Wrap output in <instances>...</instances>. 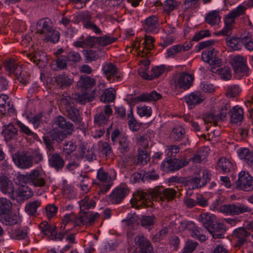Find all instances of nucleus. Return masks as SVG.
I'll use <instances>...</instances> for the list:
<instances>
[{"label": "nucleus", "instance_id": "864d4df0", "mask_svg": "<svg viewBox=\"0 0 253 253\" xmlns=\"http://www.w3.org/2000/svg\"><path fill=\"white\" fill-rule=\"evenodd\" d=\"M217 166L221 170L225 172H227L230 171L233 165L228 159L225 158H221L218 160Z\"/></svg>", "mask_w": 253, "mask_h": 253}, {"label": "nucleus", "instance_id": "58836bf2", "mask_svg": "<svg viewBox=\"0 0 253 253\" xmlns=\"http://www.w3.org/2000/svg\"><path fill=\"white\" fill-rule=\"evenodd\" d=\"M198 219L207 230L212 223L214 222L215 216L211 213L205 212L200 214L198 217Z\"/></svg>", "mask_w": 253, "mask_h": 253}, {"label": "nucleus", "instance_id": "b1692460", "mask_svg": "<svg viewBox=\"0 0 253 253\" xmlns=\"http://www.w3.org/2000/svg\"><path fill=\"white\" fill-rule=\"evenodd\" d=\"M250 235L244 228H239L234 230L233 232V238L236 240L235 246L240 247L247 241V237Z\"/></svg>", "mask_w": 253, "mask_h": 253}, {"label": "nucleus", "instance_id": "dca6fc26", "mask_svg": "<svg viewBox=\"0 0 253 253\" xmlns=\"http://www.w3.org/2000/svg\"><path fill=\"white\" fill-rule=\"evenodd\" d=\"M113 113V110L109 105H105L101 112L97 113L94 116V124L98 126L106 125Z\"/></svg>", "mask_w": 253, "mask_h": 253}, {"label": "nucleus", "instance_id": "f704fd0d", "mask_svg": "<svg viewBox=\"0 0 253 253\" xmlns=\"http://www.w3.org/2000/svg\"><path fill=\"white\" fill-rule=\"evenodd\" d=\"M2 134L5 140L8 142L16 139L18 135V130L12 124L10 123L4 126L2 130Z\"/></svg>", "mask_w": 253, "mask_h": 253}, {"label": "nucleus", "instance_id": "4be33fe9", "mask_svg": "<svg viewBox=\"0 0 253 253\" xmlns=\"http://www.w3.org/2000/svg\"><path fill=\"white\" fill-rule=\"evenodd\" d=\"M192 47V44L189 42L183 44H177L172 45L167 50V58H174L176 54L189 50Z\"/></svg>", "mask_w": 253, "mask_h": 253}, {"label": "nucleus", "instance_id": "5701e85b", "mask_svg": "<svg viewBox=\"0 0 253 253\" xmlns=\"http://www.w3.org/2000/svg\"><path fill=\"white\" fill-rule=\"evenodd\" d=\"M53 125L55 127H58L64 130L67 134H71L74 131V125L61 116H59L54 120Z\"/></svg>", "mask_w": 253, "mask_h": 253}, {"label": "nucleus", "instance_id": "6e6552de", "mask_svg": "<svg viewBox=\"0 0 253 253\" xmlns=\"http://www.w3.org/2000/svg\"><path fill=\"white\" fill-rule=\"evenodd\" d=\"M61 102L65 105V114L68 118L76 124H81L82 118L79 111L72 103V99L69 96H62Z\"/></svg>", "mask_w": 253, "mask_h": 253}, {"label": "nucleus", "instance_id": "72a5a7b5", "mask_svg": "<svg viewBox=\"0 0 253 253\" xmlns=\"http://www.w3.org/2000/svg\"><path fill=\"white\" fill-rule=\"evenodd\" d=\"M95 84V81L94 79L88 76H81L80 80L77 82V86L82 91L85 92Z\"/></svg>", "mask_w": 253, "mask_h": 253}, {"label": "nucleus", "instance_id": "e2e57ef3", "mask_svg": "<svg viewBox=\"0 0 253 253\" xmlns=\"http://www.w3.org/2000/svg\"><path fill=\"white\" fill-rule=\"evenodd\" d=\"M100 150L106 157L113 156V150L111 145L107 142H101L100 145Z\"/></svg>", "mask_w": 253, "mask_h": 253}, {"label": "nucleus", "instance_id": "bb28decb", "mask_svg": "<svg viewBox=\"0 0 253 253\" xmlns=\"http://www.w3.org/2000/svg\"><path fill=\"white\" fill-rule=\"evenodd\" d=\"M209 232L215 239L222 238L225 232V226L223 223L215 221L207 229Z\"/></svg>", "mask_w": 253, "mask_h": 253}, {"label": "nucleus", "instance_id": "6e6d98bb", "mask_svg": "<svg viewBox=\"0 0 253 253\" xmlns=\"http://www.w3.org/2000/svg\"><path fill=\"white\" fill-rule=\"evenodd\" d=\"M119 144L118 149L121 153H125L129 150L130 144L126 136H121L120 137Z\"/></svg>", "mask_w": 253, "mask_h": 253}, {"label": "nucleus", "instance_id": "69168bd1", "mask_svg": "<svg viewBox=\"0 0 253 253\" xmlns=\"http://www.w3.org/2000/svg\"><path fill=\"white\" fill-rule=\"evenodd\" d=\"M27 236V229L26 228L18 229L13 231L12 233V238L16 240L25 239Z\"/></svg>", "mask_w": 253, "mask_h": 253}, {"label": "nucleus", "instance_id": "c85d7f7f", "mask_svg": "<svg viewBox=\"0 0 253 253\" xmlns=\"http://www.w3.org/2000/svg\"><path fill=\"white\" fill-rule=\"evenodd\" d=\"M122 221L125 222L126 225L127 226V236L132 237L134 233L131 230L135 229L139 224L138 216L135 213L128 214L126 219Z\"/></svg>", "mask_w": 253, "mask_h": 253}, {"label": "nucleus", "instance_id": "473e14b6", "mask_svg": "<svg viewBox=\"0 0 253 253\" xmlns=\"http://www.w3.org/2000/svg\"><path fill=\"white\" fill-rule=\"evenodd\" d=\"M49 166L58 171L62 169L64 166V161L58 153L49 154L48 156Z\"/></svg>", "mask_w": 253, "mask_h": 253}, {"label": "nucleus", "instance_id": "a878e982", "mask_svg": "<svg viewBox=\"0 0 253 253\" xmlns=\"http://www.w3.org/2000/svg\"><path fill=\"white\" fill-rule=\"evenodd\" d=\"M14 112V109L9 97L6 94H0V115H3L7 113L13 114Z\"/></svg>", "mask_w": 253, "mask_h": 253}, {"label": "nucleus", "instance_id": "2f4dec72", "mask_svg": "<svg viewBox=\"0 0 253 253\" xmlns=\"http://www.w3.org/2000/svg\"><path fill=\"white\" fill-rule=\"evenodd\" d=\"M144 29L146 32L157 33L159 32L158 18L156 16H149L145 20Z\"/></svg>", "mask_w": 253, "mask_h": 253}, {"label": "nucleus", "instance_id": "a19ab883", "mask_svg": "<svg viewBox=\"0 0 253 253\" xmlns=\"http://www.w3.org/2000/svg\"><path fill=\"white\" fill-rule=\"evenodd\" d=\"M67 58L65 56H57L51 64V68L54 71L67 70Z\"/></svg>", "mask_w": 253, "mask_h": 253}, {"label": "nucleus", "instance_id": "5fc2aeb1", "mask_svg": "<svg viewBox=\"0 0 253 253\" xmlns=\"http://www.w3.org/2000/svg\"><path fill=\"white\" fill-rule=\"evenodd\" d=\"M138 164L144 165L147 163L150 160L149 155L146 150L138 148Z\"/></svg>", "mask_w": 253, "mask_h": 253}, {"label": "nucleus", "instance_id": "e433bc0d", "mask_svg": "<svg viewBox=\"0 0 253 253\" xmlns=\"http://www.w3.org/2000/svg\"><path fill=\"white\" fill-rule=\"evenodd\" d=\"M205 99L204 96L199 91H194L185 96L184 100L188 105H195L201 103Z\"/></svg>", "mask_w": 253, "mask_h": 253}, {"label": "nucleus", "instance_id": "c756f323", "mask_svg": "<svg viewBox=\"0 0 253 253\" xmlns=\"http://www.w3.org/2000/svg\"><path fill=\"white\" fill-rule=\"evenodd\" d=\"M136 245L141 249L140 253H152L153 248L149 241L142 236H137L134 239Z\"/></svg>", "mask_w": 253, "mask_h": 253}, {"label": "nucleus", "instance_id": "f03ea898", "mask_svg": "<svg viewBox=\"0 0 253 253\" xmlns=\"http://www.w3.org/2000/svg\"><path fill=\"white\" fill-rule=\"evenodd\" d=\"M37 32L42 35L47 42L56 43L59 41L60 33L53 28L51 21L48 18H42L39 20L36 26Z\"/></svg>", "mask_w": 253, "mask_h": 253}, {"label": "nucleus", "instance_id": "f257e3e1", "mask_svg": "<svg viewBox=\"0 0 253 253\" xmlns=\"http://www.w3.org/2000/svg\"><path fill=\"white\" fill-rule=\"evenodd\" d=\"M176 191L172 188L164 189L161 187L155 188L151 193L142 191H137L133 195L132 204L133 207H149L152 206L151 199L155 201H164L172 200L175 196Z\"/></svg>", "mask_w": 253, "mask_h": 253}, {"label": "nucleus", "instance_id": "9b49d317", "mask_svg": "<svg viewBox=\"0 0 253 253\" xmlns=\"http://www.w3.org/2000/svg\"><path fill=\"white\" fill-rule=\"evenodd\" d=\"M39 227L42 232L47 236L49 240L61 241L65 235V233L58 234L56 227L54 225L48 224L45 221L40 223Z\"/></svg>", "mask_w": 253, "mask_h": 253}, {"label": "nucleus", "instance_id": "20e7f679", "mask_svg": "<svg viewBox=\"0 0 253 253\" xmlns=\"http://www.w3.org/2000/svg\"><path fill=\"white\" fill-rule=\"evenodd\" d=\"M116 177V173L114 170H110V172L100 169L97 172V177L99 181L100 186L99 194H105L112 187V180Z\"/></svg>", "mask_w": 253, "mask_h": 253}, {"label": "nucleus", "instance_id": "39448f33", "mask_svg": "<svg viewBox=\"0 0 253 253\" xmlns=\"http://www.w3.org/2000/svg\"><path fill=\"white\" fill-rule=\"evenodd\" d=\"M22 176L27 182L35 187H43L46 185L45 174L41 167H38L29 173Z\"/></svg>", "mask_w": 253, "mask_h": 253}, {"label": "nucleus", "instance_id": "412c9836", "mask_svg": "<svg viewBox=\"0 0 253 253\" xmlns=\"http://www.w3.org/2000/svg\"><path fill=\"white\" fill-rule=\"evenodd\" d=\"M128 192V189L126 187H117L109 195V200L113 204L120 203L127 195Z\"/></svg>", "mask_w": 253, "mask_h": 253}, {"label": "nucleus", "instance_id": "423d86ee", "mask_svg": "<svg viewBox=\"0 0 253 253\" xmlns=\"http://www.w3.org/2000/svg\"><path fill=\"white\" fill-rule=\"evenodd\" d=\"M194 79L192 74L182 72L174 77L171 85L178 91L185 90L191 87Z\"/></svg>", "mask_w": 253, "mask_h": 253}, {"label": "nucleus", "instance_id": "ddd939ff", "mask_svg": "<svg viewBox=\"0 0 253 253\" xmlns=\"http://www.w3.org/2000/svg\"><path fill=\"white\" fill-rule=\"evenodd\" d=\"M102 71L107 80L113 83L115 81L120 80L121 76L119 73L117 66L112 63L107 62L103 65Z\"/></svg>", "mask_w": 253, "mask_h": 253}, {"label": "nucleus", "instance_id": "37998d69", "mask_svg": "<svg viewBox=\"0 0 253 253\" xmlns=\"http://www.w3.org/2000/svg\"><path fill=\"white\" fill-rule=\"evenodd\" d=\"M231 122L234 124H237L242 121L243 119V110L241 107L236 106L232 108L230 112Z\"/></svg>", "mask_w": 253, "mask_h": 253}, {"label": "nucleus", "instance_id": "603ef678", "mask_svg": "<svg viewBox=\"0 0 253 253\" xmlns=\"http://www.w3.org/2000/svg\"><path fill=\"white\" fill-rule=\"evenodd\" d=\"M12 203L10 201L5 198H0V215L9 213L11 208Z\"/></svg>", "mask_w": 253, "mask_h": 253}, {"label": "nucleus", "instance_id": "7ed1b4c3", "mask_svg": "<svg viewBox=\"0 0 253 253\" xmlns=\"http://www.w3.org/2000/svg\"><path fill=\"white\" fill-rule=\"evenodd\" d=\"M84 214L78 217L74 213L66 214L63 218V225L61 227L65 229L67 225H71L72 226L80 225L81 224L91 225L94 220L99 217L98 213H93L92 212H84Z\"/></svg>", "mask_w": 253, "mask_h": 253}, {"label": "nucleus", "instance_id": "4c0bfd02", "mask_svg": "<svg viewBox=\"0 0 253 253\" xmlns=\"http://www.w3.org/2000/svg\"><path fill=\"white\" fill-rule=\"evenodd\" d=\"M4 67L9 74H17L19 73L20 70L22 67L19 65V63L14 59H9L6 60L4 62Z\"/></svg>", "mask_w": 253, "mask_h": 253}, {"label": "nucleus", "instance_id": "79ce46f5", "mask_svg": "<svg viewBox=\"0 0 253 253\" xmlns=\"http://www.w3.org/2000/svg\"><path fill=\"white\" fill-rule=\"evenodd\" d=\"M238 154L241 159L253 168V152L250 151L247 148H242L238 150Z\"/></svg>", "mask_w": 253, "mask_h": 253}, {"label": "nucleus", "instance_id": "338daca9", "mask_svg": "<svg viewBox=\"0 0 253 253\" xmlns=\"http://www.w3.org/2000/svg\"><path fill=\"white\" fill-rule=\"evenodd\" d=\"M156 217L154 215L152 216H143L140 219L141 225L145 228L150 226L154 224L156 221Z\"/></svg>", "mask_w": 253, "mask_h": 253}, {"label": "nucleus", "instance_id": "09e8293b", "mask_svg": "<svg viewBox=\"0 0 253 253\" xmlns=\"http://www.w3.org/2000/svg\"><path fill=\"white\" fill-rule=\"evenodd\" d=\"M95 201L90 199L88 196H86L83 200L79 201L81 211L85 212L86 210L93 208L95 206Z\"/></svg>", "mask_w": 253, "mask_h": 253}, {"label": "nucleus", "instance_id": "bf43d9fd", "mask_svg": "<svg viewBox=\"0 0 253 253\" xmlns=\"http://www.w3.org/2000/svg\"><path fill=\"white\" fill-rule=\"evenodd\" d=\"M115 41V39L110 36H105L99 38L95 37V42H97L99 45L103 46L111 44Z\"/></svg>", "mask_w": 253, "mask_h": 253}, {"label": "nucleus", "instance_id": "a211bd4d", "mask_svg": "<svg viewBox=\"0 0 253 253\" xmlns=\"http://www.w3.org/2000/svg\"><path fill=\"white\" fill-rule=\"evenodd\" d=\"M232 64L236 73H241L247 75L249 72V68L247 65V59L241 55H237L233 58Z\"/></svg>", "mask_w": 253, "mask_h": 253}, {"label": "nucleus", "instance_id": "9d476101", "mask_svg": "<svg viewBox=\"0 0 253 253\" xmlns=\"http://www.w3.org/2000/svg\"><path fill=\"white\" fill-rule=\"evenodd\" d=\"M236 183V187L242 190H253V177L248 171L243 170L239 172Z\"/></svg>", "mask_w": 253, "mask_h": 253}, {"label": "nucleus", "instance_id": "393cba45", "mask_svg": "<svg viewBox=\"0 0 253 253\" xmlns=\"http://www.w3.org/2000/svg\"><path fill=\"white\" fill-rule=\"evenodd\" d=\"M81 18L85 28L92 30L96 34L102 33L101 30L91 21V15L89 12L83 13L81 15Z\"/></svg>", "mask_w": 253, "mask_h": 253}, {"label": "nucleus", "instance_id": "c9c22d12", "mask_svg": "<svg viewBox=\"0 0 253 253\" xmlns=\"http://www.w3.org/2000/svg\"><path fill=\"white\" fill-rule=\"evenodd\" d=\"M78 155L81 158H85L88 160H92L94 152L92 147H90L87 144L82 143L78 150Z\"/></svg>", "mask_w": 253, "mask_h": 253}, {"label": "nucleus", "instance_id": "c03bdc74", "mask_svg": "<svg viewBox=\"0 0 253 253\" xmlns=\"http://www.w3.org/2000/svg\"><path fill=\"white\" fill-rule=\"evenodd\" d=\"M189 226L192 237L202 242L207 240V237L203 234V230L201 228L195 226L193 222L189 223Z\"/></svg>", "mask_w": 253, "mask_h": 253}, {"label": "nucleus", "instance_id": "a18cd8bd", "mask_svg": "<svg viewBox=\"0 0 253 253\" xmlns=\"http://www.w3.org/2000/svg\"><path fill=\"white\" fill-rule=\"evenodd\" d=\"M41 205L40 200L29 201L26 205L25 210L26 213L30 215H35L37 213V210Z\"/></svg>", "mask_w": 253, "mask_h": 253}, {"label": "nucleus", "instance_id": "2eb2a0df", "mask_svg": "<svg viewBox=\"0 0 253 253\" xmlns=\"http://www.w3.org/2000/svg\"><path fill=\"white\" fill-rule=\"evenodd\" d=\"M187 165L188 161L186 159H174L163 162L161 167L164 171L169 172L177 170Z\"/></svg>", "mask_w": 253, "mask_h": 253}, {"label": "nucleus", "instance_id": "cd10ccee", "mask_svg": "<svg viewBox=\"0 0 253 253\" xmlns=\"http://www.w3.org/2000/svg\"><path fill=\"white\" fill-rule=\"evenodd\" d=\"M57 85L61 89L67 88L74 83V78L67 74H61L55 78Z\"/></svg>", "mask_w": 253, "mask_h": 253}, {"label": "nucleus", "instance_id": "7c9ffc66", "mask_svg": "<svg viewBox=\"0 0 253 253\" xmlns=\"http://www.w3.org/2000/svg\"><path fill=\"white\" fill-rule=\"evenodd\" d=\"M210 149L208 147H201L193 155V156L188 159H186L188 161V164L192 162L193 163H200L207 158Z\"/></svg>", "mask_w": 253, "mask_h": 253}, {"label": "nucleus", "instance_id": "1a4fd4ad", "mask_svg": "<svg viewBox=\"0 0 253 253\" xmlns=\"http://www.w3.org/2000/svg\"><path fill=\"white\" fill-rule=\"evenodd\" d=\"M219 211L230 215H237L245 212H251L252 209L243 204L224 205L219 207Z\"/></svg>", "mask_w": 253, "mask_h": 253}, {"label": "nucleus", "instance_id": "4d7b16f0", "mask_svg": "<svg viewBox=\"0 0 253 253\" xmlns=\"http://www.w3.org/2000/svg\"><path fill=\"white\" fill-rule=\"evenodd\" d=\"M180 4V3L176 0H166L164 6V10L169 13L177 8Z\"/></svg>", "mask_w": 253, "mask_h": 253}, {"label": "nucleus", "instance_id": "ea45409f", "mask_svg": "<svg viewBox=\"0 0 253 253\" xmlns=\"http://www.w3.org/2000/svg\"><path fill=\"white\" fill-rule=\"evenodd\" d=\"M153 136V133L149 130H148L144 135L138 136L136 138V143L138 148L145 149L148 146L149 141L151 140Z\"/></svg>", "mask_w": 253, "mask_h": 253}, {"label": "nucleus", "instance_id": "0eeeda50", "mask_svg": "<svg viewBox=\"0 0 253 253\" xmlns=\"http://www.w3.org/2000/svg\"><path fill=\"white\" fill-rule=\"evenodd\" d=\"M231 107L228 102H223L219 109V112H213L206 114L203 117L205 123H210L213 126H217L218 122L223 121L226 117L228 111Z\"/></svg>", "mask_w": 253, "mask_h": 253}, {"label": "nucleus", "instance_id": "6ab92c4d", "mask_svg": "<svg viewBox=\"0 0 253 253\" xmlns=\"http://www.w3.org/2000/svg\"><path fill=\"white\" fill-rule=\"evenodd\" d=\"M162 97L161 94L158 93L157 91L153 90L150 92L143 93L137 97H134L130 99V105H134L135 104L139 101H157Z\"/></svg>", "mask_w": 253, "mask_h": 253}, {"label": "nucleus", "instance_id": "49530a36", "mask_svg": "<svg viewBox=\"0 0 253 253\" xmlns=\"http://www.w3.org/2000/svg\"><path fill=\"white\" fill-rule=\"evenodd\" d=\"M0 220L7 225H13L18 223L19 217L15 215L5 213L0 215Z\"/></svg>", "mask_w": 253, "mask_h": 253}, {"label": "nucleus", "instance_id": "aec40b11", "mask_svg": "<svg viewBox=\"0 0 253 253\" xmlns=\"http://www.w3.org/2000/svg\"><path fill=\"white\" fill-rule=\"evenodd\" d=\"M202 59L211 65L217 67H219L221 62V60L217 56V52L213 48L203 51Z\"/></svg>", "mask_w": 253, "mask_h": 253}, {"label": "nucleus", "instance_id": "3c124183", "mask_svg": "<svg viewBox=\"0 0 253 253\" xmlns=\"http://www.w3.org/2000/svg\"><path fill=\"white\" fill-rule=\"evenodd\" d=\"M206 21L207 23L211 25L218 24L220 21L219 11L213 10L209 12L206 17Z\"/></svg>", "mask_w": 253, "mask_h": 253}, {"label": "nucleus", "instance_id": "f3484780", "mask_svg": "<svg viewBox=\"0 0 253 253\" xmlns=\"http://www.w3.org/2000/svg\"><path fill=\"white\" fill-rule=\"evenodd\" d=\"M247 9V6L243 5H239L236 8L233 9L229 12L224 18L225 25L232 27L235 23L236 18L244 15Z\"/></svg>", "mask_w": 253, "mask_h": 253}, {"label": "nucleus", "instance_id": "680f3d73", "mask_svg": "<svg viewBox=\"0 0 253 253\" xmlns=\"http://www.w3.org/2000/svg\"><path fill=\"white\" fill-rule=\"evenodd\" d=\"M154 39L153 37L151 36H146L145 37V40L143 43L144 44V49L142 50V53H145L146 54L148 51L152 50L153 48V42Z\"/></svg>", "mask_w": 253, "mask_h": 253}, {"label": "nucleus", "instance_id": "4468645a", "mask_svg": "<svg viewBox=\"0 0 253 253\" xmlns=\"http://www.w3.org/2000/svg\"><path fill=\"white\" fill-rule=\"evenodd\" d=\"M0 191L4 195H8L11 199L14 198V184L6 175L0 176Z\"/></svg>", "mask_w": 253, "mask_h": 253}, {"label": "nucleus", "instance_id": "de8ad7c7", "mask_svg": "<svg viewBox=\"0 0 253 253\" xmlns=\"http://www.w3.org/2000/svg\"><path fill=\"white\" fill-rule=\"evenodd\" d=\"M95 43V37H88L87 38L74 42V46L77 47L87 48L92 47Z\"/></svg>", "mask_w": 253, "mask_h": 253}, {"label": "nucleus", "instance_id": "8fccbe9b", "mask_svg": "<svg viewBox=\"0 0 253 253\" xmlns=\"http://www.w3.org/2000/svg\"><path fill=\"white\" fill-rule=\"evenodd\" d=\"M115 99V90L112 88L105 89L100 97L101 101L104 103L113 102Z\"/></svg>", "mask_w": 253, "mask_h": 253}, {"label": "nucleus", "instance_id": "f8f14e48", "mask_svg": "<svg viewBox=\"0 0 253 253\" xmlns=\"http://www.w3.org/2000/svg\"><path fill=\"white\" fill-rule=\"evenodd\" d=\"M15 165L21 169H29L33 164V158L28 152H17L12 157Z\"/></svg>", "mask_w": 253, "mask_h": 253}, {"label": "nucleus", "instance_id": "0e129e2a", "mask_svg": "<svg viewBox=\"0 0 253 253\" xmlns=\"http://www.w3.org/2000/svg\"><path fill=\"white\" fill-rule=\"evenodd\" d=\"M17 80L20 83L24 85L27 84L29 80V75L27 72L22 70V68L20 70L19 73L17 72V74L15 75Z\"/></svg>", "mask_w": 253, "mask_h": 253}, {"label": "nucleus", "instance_id": "13d9d810", "mask_svg": "<svg viewBox=\"0 0 253 253\" xmlns=\"http://www.w3.org/2000/svg\"><path fill=\"white\" fill-rule=\"evenodd\" d=\"M227 45L233 50H236L240 49V39L238 38L227 37L226 39Z\"/></svg>", "mask_w": 253, "mask_h": 253}, {"label": "nucleus", "instance_id": "052dcab7", "mask_svg": "<svg viewBox=\"0 0 253 253\" xmlns=\"http://www.w3.org/2000/svg\"><path fill=\"white\" fill-rule=\"evenodd\" d=\"M185 130L183 128L178 126L172 129L171 135L176 141H180L184 137Z\"/></svg>", "mask_w": 253, "mask_h": 253}, {"label": "nucleus", "instance_id": "774afa93", "mask_svg": "<svg viewBox=\"0 0 253 253\" xmlns=\"http://www.w3.org/2000/svg\"><path fill=\"white\" fill-rule=\"evenodd\" d=\"M137 113L140 117H149L152 114V110L150 107L140 106L137 107Z\"/></svg>", "mask_w": 253, "mask_h": 253}]
</instances>
